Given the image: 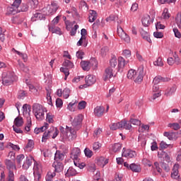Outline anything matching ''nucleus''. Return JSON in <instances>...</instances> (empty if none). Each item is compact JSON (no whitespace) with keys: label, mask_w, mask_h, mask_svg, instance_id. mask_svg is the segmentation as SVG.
Here are the masks:
<instances>
[{"label":"nucleus","mask_w":181,"mask_h":181,"mask_svg":"<svg viewBox=\"0 0 181 181\" xmlns=\"http://www.w3.org/2000/svg\"><path fill=\"white\" fill-rule=\"evenodd\" d=\"M29 9V6L26 4H23L21 6V8H19L20 12H28Z\"/></svg>","instance_id":"052dcab7"},{"label":"nucleus","mask_w":181,"mask_h":181,"mask_svg":"<svg viewBox=\"0 0 181 181\" xmlns=\"http://www.w3.org/2000/svg\"><path fill=\"white\" fill-rule=\"evenodd\" d=\"M95 76L93 75H88L85 78V83L88 87H90V86H93L95 83Z\"/></svg>","instance_id":"f8f14e48"},{"label":"nucleus","mask_w":181,"mask_h":181,"mask_svg":"<svg viewBox=\"0 0 181 181\" xmlns=\"http://www.w3.org/2000/svg\"><path fill=\"white\" fill-rule=\"evenodd\" d=\"M118 71L121 70V69H124L125 67V64H127V62H125V59L122 57H119L118 59Z\"/></svg>","instance_id":"cd10ccee"},{"label":"nucleus","mask_w":181,"mask_h":181,"mask_svg":"<svg viewBox=\"0 0 181 181\" xmlns=\"http://www.w3.org/2000/svg\"><path fill=\"white\" fill-rule=\"evenodd\" d=\"M83 116L81 114L78 115L76 117H75L73 122H71L72 127L74 128L66 126V132H69L74 136L76 134V131H78V129L81 128V122H83Z\"/></svg>","instance_id":"f257e3e1"},{"label":"nucleus","mask_w":181,"mask_h":181,"mask_svg":"<svg viewBox=\"0 0 181 181\" xmlns=\"http://www.w3.org/2000/svg\"><path fill=\"white\" fill-rule=\"evenodd\" d=\"M160 165L162 169H163V170H165V172H169V170H170V168H169V165L164 163L162 160L160 162Z\"/></svg>","instance_id":"49530a36"},{"label":"nucleus","mask_w":181,"mask_h":181,"mask_svg":"<svg viewBox=\"0 0 181 181\" xmlns=\"http://www.w3.org/2000/svg\"><path fill=\"white\" fill-rule=\"evenodd\" d=\"M12 50H14L15 53L18 54V56H21L24 62H28V55L26 54L21 53V52L15 49L14 48H13Z\"/></svg>","instance_id":"ea45409f"},{"label":"nucleus","mask_w":181,"mask_h":181,"mask_svg":"<svg viewBox=\"0 0 181 181\" xmlns=\"http://www.w3.org/2000/svg\"><path fill=\"white\" fill-rule=\"evenodd\" d=\"M56 176V173H48L46 177L45 180L46 181H52V180Z\"/></svg>","instance_id":"3c124183"},{"label":"nucleus","mask_w":181,"mask_h":181,"mask_svg":"<svg viewBox=\"0 0 181 181\" xmlns=\"http://www.w3.org/2000/svg\"><path fill=\"white\" fill-rule=\"evenodd\" d=\"M97 16H98V14L97 13V11H94V10H90L89 11V22L90 23H93V22H94L96 19H97Z\"/></svg>","instance_id":"a211bd4d"},{"label":"nucleus","mask_w":181,"mask_h":181,"mask_svg":"<svg viewBox=\"0 0 181 181\" xmlns=\"http://www.w3.org/2000/svg\"><path fill=\"white\" fill-rule=\"evenodd\" d=\"M11 21H12V23H14L15 25H21V23H22L25 21V18L23 17L15 16V17H13Z\"/></svg>","instance_id":"bb28decb"},{"label":"nucleus","mask_w":181,"mask_h":181,"mask_svg":"<svg viewBox=\"0 0 181 181\" xmlns=\"http://www.w3.org/2000/svg\"><path fill=\"white\" fill-rule=\"evenodd\" d=\"M77 29H78V25H75L74 28H73L71 30V36H76Z\"/></svg>","instance_id":"338daca9"},{"label":"nucleus","mask_w":181,"mask_h":181,"mask_svg":"<svg viewBox=\"0 0 181 181\" xmlns=\"http://www.w3.org/2000/svg\"><path fill=\"white\" fill-rule=\"evenodd\" d=\"M122 156L123 158H127L128 159H131L136 156V153L132 150H125V148H123Z\"/></svg>","instance_id":"1a4fd4ad"},{"label":"nucleus","mask_w":181,"mask_h":181,"mask_svg":"<svg viewBox=\"0 0 181 181\" xmlns=\"http://www.w3.org/2000/svg\"><path fill=\"white\" fill-rule=\"evenodd\" d=\"M95 64V67H97V61H90V62H88V61H81V66L83 69V70H84L85 71H88V70H90L91 65Z\"/></svg>","instance_id":"6e6552de"},{"label":"nucleus","mask_w":181,"mask_h":181,"mask_svg":"<svg viewBox=\"0 0 181 181\" xmlns=\"http://www.w3.org/2000/svg\"><path fill=\"white\" fill-rule=\"evenodd\" d=\"M32 110V107H30L28 104H24L23 105V114L25 115V114H28L27 118H30V111Z\"/></svg>","instance_id":"6ab92c4d"},{"label":"nucleus","mask_w":181,"mask_h":181,"mask_svg":"<svg viewBox=\"0 0 181 181\" xmlns=\"http://www.w3.org/2000/svg\"><path fill=\"white\" fill-rule=\"evenodd\" d=\"M84 153L87 158H91V156H93V151L88 148L84 149Z\"/></svg>","instance_id":"864d4df0"},{"label":"nucleus","mask_w":181,"mask_h":181,"mask_svg":"<svg viewBox=\"0 0 181 181\" xmlns=\"http://www.w3.org/2000/svg\"><path fill=\"white\" fill-rule=\"evenodd\" d=\"M153 36L154 37H156V39H162V37H163V33L160 32H154Z\"/></svg>","instance_id":"774afa93"},{"label":"nucleus","mask_w":181,"mask_h":181,"mask_svg":"<svg viewBox=\"0 0 181 181\" xmlns=\"http://www.w3.org/2000/svg\"><path fill=\"white\" fill-rule=\"evenodd\" d=\"M33 145L35 143L32 140H28L27 145L25 147V151H32V148H33Z\"/></svg>","instance_id":"79ce46f5"},{"label":"nucleus","mask_w":181,"mask_h":181,"mask_svg":"<svg viewBox=\"0 0 181 181\" xmlns=\"http://www.w3.org/2000/svg\"><path fill=\"white\" fill-rule=\"evenodd\" d=\"M129 169L132 172L139 173V172H141V165H138L136 163H132L129 165Z\"/></svg>","instance_id":"a878e982"},{"label":"nucleus","mask_w":181,"mask_h":181,"mask_svg":"<svg viewBox=\"0 0 181 181\" xmlns=\"http://www.w3.org/2000/svg\"><path fill=\"white\" fill-rule=\"evenodd\" d=\"M141 22L144 26L148 27L149 25H151V23H152V22H153V18H152V21H151V17L147 16L142 18Z\"/></svg>","instance_id":"b1692460"},{"label":"nucleus","mask_w":181,"mask_h":181,"mask_svg":"<svg viewBox=\"0 0 181 181\" xmlns=\"http://www.w3.org/2000/svg\"><path fill=\"white\" fill-rule=\"evenodd\" d=\"M60 71L64 73L65 74L64 80H67V77H69V75L70 74V72H69L68 68L62 67L60 68Z\"/></svg>","instance_id":"09e8293b"},{"label":"nucleus","mask_w":181,"mask_h":181,"mask_svg":"<svg viewBox=\"0 0 181 181\" xmlns=\"http://www.w3.org/2000/svg\"><path fill=\"white\" fill-rule=\"evenodd\" d=\"M112 77H114V69L111 67L106 68L103 76L104 81H110V79Z\"/></svg>","instance_id":"0eeeda50"},{"label":"nucleus","mask_w":181,"mask_h":181,"mask_svg":"<svg viewBox=\"0 0 181 181\" xmlns=\"http://www.w3.org/2000/svg\"><path fill=\"white\" fill-rule=\"evenodd\" d=\"M52 166L54 168L55 172L58 173L63 170V164L60 162L54 163Z\"/></svg>","instance_id":"c85d7f7f"},{"label":"nucleus","mask_w":181,"mask_h":181,"mask_svg":"<svg viewBox=\"0 0 181 181\" xmlns=\"http://www.w3.org/2000/svg\"><path fill=\"white\" fill-rule=\"evenodd\" d=\"M110 128L112 129V131H117V129L129 130L131 128H132V125L125 120H122L117 123H113L110 126Z\"/></svg>","instance_id":"20e7f679"},{"label":"nucleus","mask_w":181,"mask_h":181,"mask_svg":"<svg viewBox=\"0 0 181 181\" xmlns=\"http://www.w3.org/2000/svg\"><path fill=\"white\" fill-rule=\"evenodd\" d=\"M6 148H12L14 151H19L21 148H19V146L15 145L11 142L8 143L6 146Z\"/></svg>","instance_id":"de8ad7c7"},{"label":"nucleus","mask_w":181,"mask_h":181,"mask_svg":"<svg viewBox=\"0 0 181 181\" xmlns=\"http://www.w3.org/2000/svg\"><path fill=\"white\" fill-rule=\"evenodd\" d=\"M78 173L76 169L73 167H69L67 170L66 173H65L66 177H71V176H76Z\"/></svg>","instance_id":"dca6fc26"},{"label":"nucleus","mask_w":181,"mask_h":181,"mask_svg":"<svg viewBox=\"0 0 181 181\" xmlns=\"http://www.w3.org/2000/svg\"><path fill=\"white\" fill-rule=\"evenodd\" d=\"M54 117V116H53V115H52V113H47V118H46L47 122H49V124H53V122L54 121V120L53 119Z\"/></svg>","instance_id":"5fc2aeb1"},{"label":"nucleus","mask_w":181,"mask_h":181,"mask_svg":"<svg viewBox=\"0 0 181 181\" xmlns=\"http://www.w3.org/2000/svg\"><path fill=\"white\" fill-rule=\"evenodd\" d=\"M175 23L179 29H181V13H178L177 14V17L175 18Z\"/></svg>","instance_id":"37998d69"},{"label":"nucleus","mask_w":181,"mask_h":181,"mask_svg":"<svg viewBox=\"0 0 181 181\" xmlns=\"http://www.w3.org/2000/svg\"><path fill=\"white\" fill-rule=\"evenodd\" d=\"M117 34L122 40L126 42V43H129L131 42V37L124 32V29H122V26L117 25Z\"/></svg>","instance_id":"423d86ee"},{"label":"nucleus","mask_w":181,"mask_h":181,"mask_svg":"<svg viewBox=\"0 0 181 181\" xmlns=\"http://www.w3.org/2000/svg\"><path fill=\"white\" fill-rule=\"evenodd\" d=\"M6 166L8 169V181H13L15 179V175L13 174V170H16V164H15V160H6L5 161Z\"/></svg>","instance_id":"39448f33"},{"label":"nucleus","mask_w":181,"mask_h":181,"mask_svg":"<svg viewBox=\"0 0 181 181\" xmlns=\"http://www.w3.org/2000/svg\"><path fill=\"white\" fill-rule=\"evenodd\" d=\"M108 163V159L104 157H100L97 159V165L98 166H101V168H104L105 165Z\"/></svg>","instance_id":"5701e85b"},{"label":"nucleus","mask_w":181,"mask_h":181,"mask_svg":"<svg viewBox=\"0 0 181 181\" xmlns=\"http://www.w3.org/2000/svg\"><path fill=\"white\" fill-rule=\"evenodd\" d=\"M18 66H19L21 70H22V71H24V73H28L29 71V69L28 67L25 66L24 63L21 62L20 60L18 61Z\"/></svg>","instance_id":"f704fd0d"},{"label":"nucleus","mask_w":181,"mask_h":181,"mask_svg":"<svg viewBox=\"0 0 181 181\" xmlns=\"http://www.w3.org/2000/svg\"><path fill=\"white\" fill-rule=\"evenodd\" d=\"M154 66H159L162 67L163 66V62H162V58L158 57L156 62H153Z\"/></svg>","instance_id":"bf43d9fd"},{"label":"nucleus","mask_w":181,"mask_h":181,"mask_svg":"<svg viewBox=\"0 0 181 181\" xmlns=\"http://www.w3.org/2000/svg\"><path fill=\"white\" fill-rule=\"evenodd\" d=\"M158 156L160 159H163V160H165V162H170V157L169 156V154L165 151H161L160 153L158 152Z\"/></svg>","instance_id":"2eb2a0df"},{"label":"nucleus","mask_w":181,"mask_h":181,"mask_svg":"<svg viewBox=\"0 0 181 181\" xmlns=\"http://www.w3.org/2000/svg\"><path fill=\"white\" fill-rule=\"evenodd\" d=\"M30 127H32V118L27 117V125L25 127V130L29 132L30 131Z\"/></svg>","instance_id":"a19ab883"},{"label":"nucleus","mask_w":181,"mask_h":181,"mask_svg":"<svg viewBox=\"0 0 181 181\" xmlns=\"http://www.w3.org/2000/svg\"><path fill=\"white\" fill-rule=\"evenodd\" d=\"M64 159V153L60 152V151H57L54 154V160L59 162V160H63Z\"/></svg>","instance_id":"393cba45"},{"label":"nucleus","mask_w":181,"mask_h":181,"mask_svg":"<svg viewBox=\"0 0 181 181\" xmlns=\"http://www.w3.org/2000/svg\"><path fill=\"white\" fill-rule=\"evenodd\" d=\"M63 66L66 69H73V67H74V64H73V62L69 59H65L63 62Z\"/></svg>","instance_id":"473e14b6"},{"label":"nucleus","mask_w":181,"mask_h":181,"mask_svg":"<svg viewBox=\"0 0 181 181\" xmlns=\"http://www.w3.org/2000/svg\"><path fill=\"white\" fill-rule=\"evenodd\" d=\"M105 111L104 106H98L94 109V114L96 117H103Z\"/></svg>","instance_id":"ddd939ff"},{"label":"nucleus","mask_w":181,"mask_h":181,"mask_svg":"<svg viewBox=\"0 0 181 181\" xmlns=\"http://www.w3.org/2000/svg\"><path fill=\"white\" fill-rule=\"evenodd\" d=\"M101 148V144L98 141L95 142L93 146V151H98Z\"/></svg>","instance_id":"69168bd1"},{"label":"nucleus","mask_w":181,"mask_h":181,"mask_svg":"<svg viewBox=\"0 0 181 181\" xmlns=\"http://www.w3.org/2000/svg\"><path fill=\"white\" fill-rule=\"evenodd\" d=\"M136 76V71L134 69H130L127 73V78L130 80H135V77Z\"/></svg>","instance_id":"7c9ffc66"},{"label":"nucleus","mask_w":181,"mask_h":181,"mask_svg":"<svg viewBox=\"0 0 181 181\" xmlns=\"http://www.w3.org/2000/svg\"><path fill=\"white\" fill-rule=\"evenodd\" d=\"M177 88V87L176 86V85H173L171 88H170L165 90V95L166 97H171V95H173V94H175V93H176Z\"/></svg>","instance_id":"f3484780"},{"label":"nucleus","mask_w":181,"mask_h":181,"mask_svg":"<svg viewBox=\"0 0 181 181\" xmlns=\"http://www.w3.org/2000/svg\"><path fill=\"white\" fill-rule=\"evenodd\" d=\"M28 95V93L25 90H19L18 93V100H23L25 97Z\"/></svg>","instance_id":"a18cd8bd"},{"label":"nucleus","mask_w":181,"mask_h":181,"mask_svg":"<svg viewBox=\"0 0 181 181\" xmlns=\"http://www.w3.org/2000/svg\"><path fill=\"white\" fill-rule=\"evenodd\" d=\"M49 32H52V33H56L57 35H62V31L60 30L59 28H57L52 24H49L48 25Z\"/></svg>","instance_id":"4be33fe9"},{"label":"nucleus","mask_w":181,"mask_h":181,"mask_svg":"<svg viewBox=\"0 0 181 181\" xmlns=\"http://www.w3.org/2000/svg\"><path fill=\"white\" fill-rule=\"evenodd\" d=\"M121 148L122 146L120 143H116L112 146V151L113 152H119L121 151Z\"/></svg>","instance_id":"4c0bfd02"},{"label":"nucleus","mask_w":181,"mask_h":181,"mask_svg":"<svg viewBox=\"0 0 181 181\" xmlns=\"http://www.w3.org/2000/svg\"><path fill=\"white\" fill-rule=\"evenodd\" d=\"M44 131H46V127H41L40 128H35L34 129V132L37 135V134H40V132H44Z\"/></svg>","instance_id":"680f3d73"},{"label":"nucleus","mask_w":181,"mask_h":181,"mask_svg":"<svg viewBox=\"0 0 181 181\" xmlns=\"http://www.w3.org/2000/svg\"><path fill=\"white\" fill-rule=\"evenodd\" d=\"M129 124L131 125V124H132L133 125H141V120L138 119H130L129 122Z\"/></svg>","instance_id":"603ef678"},{"label":"nucleus","mask_w":181,"mask_h":181,"mask_svg":"<svg viewBox=\"0 0 181 181\" xmlns=\"http://www.w3.org/2000/svg\"><path fill=\"white\" fill-rule=\"evenodd\" d=\"M139 75L134 80L135 83H141L144 80V76H145V72H144V66H141L138 69Z\"/></svg>","instance_id":"9b49d317"},{"label":"nucleus","mask_w":181,"mask_h":181,"mask_svg":"<svg viewBox=\"0 0 181 181\" xmlns=\"http://www.w3.org/2000/svg\"><path fill=\"white\" fill-rule=\"evenodd\" d=\"M87 105V103L84 100L81 101L78 105V110H84Z\"/></svg>","instance_id":"13d9d810"},{"label":"nucleus","mask_w":181,"mask_h":181,"mask_svg":"<svg viewBox=\"0 0 181 181\" xmlns=\"http://www.w3.org/2000/svg\"><path fill=\"white\" fill-rule=\"evenodd\" d=\"M14 125L18 127H22L23 125V118L17 117L14 119Z\"/></svg>","instance_id":"2f4dec72"},{"label":"nucleus","mask_w":181,"mask_h":181,"mask_svg":"<svg viewBox=\"0 0 181 181\" xmlns=\"http://www.w3.org/2000/svg\"><path fill=\"white\" fill-rule=\"evenodd\" d=\"M7 11L9 13H11L12 15H15L18 13V12H21V10L19 8H17L16 6H13L11 5V6L7 8Z\"/></svg>","instance_id":"c756f323"},{"label":"nucleus","mask_w":181,"mask_h":181,"mask_svg":"<svg viewBox=\"0 0 181 181\" xmlns=\"http://www.w3.org/2000/svg\"><path fill=\"white\" fill-rule=\"evenodd\" d=\"M23 159H25V156L23 154L17 156L16 160L18 168H21L22 166V160H23Z\"/></svg>","instance_id":"58836bf2"},{"label":"nucleus","mask_w":181,"mask_h":181,"mask_svg":"<svg viewBox=\"0 0 181 181\" xmlns=\"http://www.w3.org/2000/svg\"><path fill=\"white\" fill-rule=\"evenodd\" d=\"M80 155H81V151L80 150V148L76 147L72 149V151L71 153V159H74V160H78Z\"/></svg>","instance_id":"9d476101"},{"label":"nucleus","mask_w":181,"mask_h":181,"mask_svg":"<svg viewBox=\"0 0 181 181\" xmlns=\"http://www.w3.org/2000/svg\"><path fill=\"white\" fill-rule=\"evenodd\" d=\"M62 95L64 98H66V99L70 97V89H69L68 88H64V90L62 91Z\"/></svg>","instance_id":"8fccbe9b"},{"label":"nucleus","mask_w":181,"mask_h":181,"mask_svg":"<svg viewBox=\"0 0 181 181\" xmlns=\"http://www.w3.org/2000/svg\"><path fill=\"white\" fill-rule=\"evenodd\" d=\"M74 163L75 166L79 168V169H84L86 168V163L78 161V160H74Z\"/></svg>","instance_id":"c9c22d12"},{"label":"nucleus","mask_w":181,"mask_h":181,"mask_svg":"<svg viewBox=\"0 0 181 181\" xmlns=\"http://www.w3.org/2000/svg\"><path fill=\"white\" fill-rule=\"evenodd\" d=\"M163 135L164 136H166L170 141L177 139V133L176 132H165Z\"/></svg>","instance_id":"4468645a"},{"label":"nucleus","mask_w":181,"mask_h":181,"mask_svg":"<svg viewBox=\"0 0 181 181\" xmlns=\"http://www.w3.org/2000/svg\"><path fill=\"white\" fill-rule=\"evenodd\" d=\"M109 50L108 47H104L100 49V54L103 57L107 56V53H108Z\"/></svg>","instance_id":"6e6d98bb"},{"label":"nucleus","mask_w":181,"mask_h":181,"mask_svg":"<svg viewBox=\"0 0 181 181\" xmlns=\"http://www.w3.org/2000/svg\"><path fill=\"white\" fill-rule=\"evenodd\" d=\"M32 160H35L32 157H27L25 161L23 164V168L27 170L29 167L32 166Z\"/></svg>","instance_id":"aec40b11"},{"label":"nucleus","mask_w":181,"mask_h":181,"mask_svg":"<svg viewBox=\"0 0 181 181\" xmlns=\"http://www.w3.org/2000/svg\"><path fill=\"white\" fill-rule=\"evenodd\" d=\"M57 6L52 5L48 10L49 14L54 15V13H56V12H57Z\"/></svg>","instance_id":"c03bdc74"},{"label":"nucleus","mask_w":181,"mask_h":181,"mask_svg":"<svg viewBox=\"0 0 181 181\" xmlns=\"http://www.w3.org/2000/svg\"><path fill=\"white\" fill-rule=\"evenodd\" d=\"M46 111V108L42 106V105L39 103H34L33 105V112L35 116L37 119L41 121L45 118V112Z\"/></svg>","instance_id":"f03ea898"},{"label":"nucleus","mask_w":181,"mask_h":181,"mask_svg":"<svg viewBox=\"0 0 181 181\" xmlns=\"http://www.w3.org/2000/svg\"><path fill=\"white\" fill-rule=\"evenodd\" d=\"M168 127L169 128H172L174 129V131H179V129L180 128V124L179 123H170L168 124Z\"/></svg>","instance_id":"e433bc0d"},{"label":"nucleus","mask_w":181,"mask_h":181,"mask_svg":"<svg viewBox=\"0 0 181 181\" xmlns=\"http://www.w3.org/2000/svg\"><path fill=\"white\" fill-rule=\"evenodd\" d=\"M140 33L143 39H144V40H146L147 42H148V43H152V40H151V35H149V33L144 30V29H141Z\"/></svg>","instance_id":"412c9836"},{"label":"nucleus","mask_w":181,"mask_h":181,"mask_svg":"<svg viewBox=\"0 0 181 181\" xmlns=\"http://www.w3.org/2000/svg\"><path fill=\"white\" fill-rule=\"evenodd\" d=\"M118 17L114 14H111L109 17L106 18L107 22H113L114 21H117Z\"/></svg>","instance_id":"4d7b16f0"},{"label":"nucleus","mask_w":181,"mask_h":181,"mask_svg":"<svg viewBox=\"0 0 181 181\" xmlns=\"http://www.w3.org/2000/svg\"><path fill=\"white\" fill-rule=\"evenodd\" d=\"M16 80V76H15V73L11 71L4 72L2 74V83L4 86H11Z\"/></svg>","instance_id":"7ed1b4c3"},{"label":"nucleus","mask_w":181,"mask_h":181,"mask_svg":"<svg viewBox=\"0 0 181 181\" xmlns=\"http://www.w3.org/2000/svg\"><path fill=\"white\" fill-rule=\"evenodd\" d=\"M117 64H118V62H117V57H113L110 60V66L109 67H111V69H115L117 67Z\"/></svg>","instance_id":"72a5a7b5"},{"label":"nucleus","mask_w":181,"mask_h":181,"mask_svg":"<svg viewBox=\"0 0 181 181\" xmlns=\"http://www.w3.org/2000/svg\"><path fill=\"white\" fill-rule=\"evenodd\" d=\"M162 16H163V19H169V18H170V14H169V13L168 12L167 8L164 9Z\"/></svg>","instance_id":"0e129e2a"},{"label":"nucleus","mask_w":181,"mask_h":181,"mask_svg":"<svg viewBox=\"0 0 181 181\" xmlns=\"http://www.w3.org/2000/svg\"><path fill=\"white\" fill-rule=\"evenodd\" d=\"M29 88L30 91H31V93H33L35 95H37V94H39V93L37 92V89L33 85H30Z\"/></svg>","instance_id":"e2e57ef3"}]
</instances>
